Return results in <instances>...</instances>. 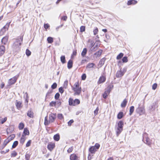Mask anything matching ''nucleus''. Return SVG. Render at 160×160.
<instances>
[{"mask_svg": "<svg viewBox=\"0 0 160 160\" xmlns=\"http://www.w3.org/2000/svg\"><path fill=\"white\" fill-rule=\"evenodd\" d=\"M73 100L72 98H70L69 99V104L70 106H73Z\"/></svg>", "mask_w": 160, "mask_h": 160, "instance_id": "c9c22d12", "label": "nucleus"}, {"mask_svg": "<svg viewBox=\"0 0 160 160\" xmlns=\"http://www.w3.org/2000/svg\"><path fill=\"white\" fill-rule=\"evenodd\" d=\"M123 126V122L122 121H120L118 123V128L122 129Z\"/></svg>", "mask_w": 160, "mask_h": 160, "instance_id": "412c9836", "label": "nucleus"}, {"mask_svg": "<svg viewBox=\"0 0 160 160\" xmlns=\"http://www.w3.org/2000/svg\"><path fill=\"white\" fill-rule=\"evenodd\" d=\"M68 82L67 80H66L64 82L63 85V87L65 88H67L68 87Z\"/></svg>", "mask_w": 160, "mask_h": 160, "instance_id": "a19ab883", "label": "nucleus"}, {"mask_svg": "<svg viewBox=\"0 0 160 160\" xmlns=\"http://www.w3.org/2000/svg\"><path fill=\"white\" fill-rule=\"evenodd\" d=\"M57 84L55 82L52 85L51 88L52 89H54L57 88Z\"/></svg>", "mask_w": 160, "mask_h": 160, "instance_id": "8fccbe9b", "label": "nucleus"}, {"mask_svg": "<svg viewBox=\"0 0 160 160\" xmlns=\"http://www.w3.org/2000/svg\"><path fill=\"white\" fill-rule=\"evenodd\" d=\"M72 66V62L71 60H69L68 63V69L71 68Z\"/></svg>", "mask_w": 160, "mask_h": 160, "instance_id": "4be33fe9", "label": "nucleus"}, {"mask_svg": "<svg viewBox=\"0 0 160 160\" xmlns=\"http://www.w3.org/2000/svg\"><path fill=\"white\" fill-rule=\"evenodd\" d=\"M29 132L28 129L27 128H24L23 134L26 137V135H29Z\"/></svg>", "mask_w": 160, "mask_h": 160, "instance_id": "5701e85b", "label": "nucleus"}, {"mask_svg": "<svg viewBox=\"0 0 160 160\" xmlns=\"http://www.w3.org/2000/svg\"><path fill=\"white\" fill-rule=\"evenodd\" d=\"M123 117V113L122 112H119L118 114L117 118L118 119H121Z\"/></svg>", "mask_w": 160, "mask_h": 160, "instance_id": "c85d7f7f", "label": "nucleus"}, {"mask_svg": "<svg viewBox=\"0 0 160 160\" xmlns=\"http://www.w3.org/2000/svg\"><path fill=\"white\" fill-rule=\"evenodd\" d=\"M102 52V51L101 50H99L94 54V55L96 57H99L101 55Z\"/></svg>", "mask_w": 160, "mask_h": 160, "instance_id": "bb28decb", "label": "nucleus"}, {"mask_svg": "<svg viewBox=\"0 0 160 160\" xmlns=\"http://www.w3.org/2000/svg\"><path fill=\"white\" fill-rule=\"evenodd\" d=\"M10 22H8L6 24L1 30V32L4 33L7 30H8L9 27Z\"/></svg>", "mask_w": 160, "mask_h": 160, "instance_id": "423d86ee", "label": "nucleus"}, {"mask_svg": "<svg viewBox=\"0 0 160 160\" xmlns=\"http://www.w3.org/2000/svg\"><path fill=\"white\" fill-rule=\"evenodd\" d=\"M54 139L57 141H58L60 139V136L58 134H56L54 136Z\"/></svg>", "mask_w": 160, "mask_h": 160, "instance_id": "b1692460", "label": "nucleus"}, {"mask_svg": "<svg viewBox=\"0 0 160 160\" xmlns=\"http://www.w3.org/2000/svg\"><path fill=\"white\" fill-rule=\"evenodd\" d=\"M137 3V2L135 0H130L128 2L127 4L128 5L131 4H135Z\"/></svg>", "mask_w": 160, "mask_h": 160, "instance_id": "6ab92c4d", "label": "nucleus"}, {"mask_svg": "<svg viewBox=\"0 0 160 160\" xmlns=\"http://www.w3.org/2000/svg\"><path fill=\"white\" fill-rule=\"evenodd\" d=\"M61 61L62 63H64L65 62V58L64 56H62L60 58Z\"/></svg>", "mask_w": 160, "mask_h": 160, "instance_id": "f704fd0d", "label": "nucleus"}, {"mask_svg": "<svg viewBox=\"0 0 160 160\" xmlns=\"http://www.w3.org/2000/svg\"><path fill=\"white\" fill-rule=\"evenodd\" d=\"M14 40L13 47L15 50L17 51L19 50L20 49V40L19 38L16 39Z\"/></svg>", "mask_w": 160, "mask_h": 160, "instance_id": "f03ea898", "label": "nucleus"}, {"mask_svg": "<svg viewBox=\"0 0 160 160\" xmlns=\"http://www.w3.org/2000/svg\"><path fill=\"white\" fill-rule=\"evenodd\" d=\"M85 27L84 26H81L80 27V31L81 32H83L85 31Z\"/></svg>", "mask_w": 160, "mask_h": 160, "instance_id": "3c124183", "label": "nucleus"}, {"mask_svg": "<svg viewBox=\"0 0 160 160\" xmlns=\"http://www.w3.org/2000/svg\"><path fill=\"white\" fill-rule=\"evenodd\" d=\"M8 36H6L4 37L1 40L2 43L4 44H6L8 42Z\"/></svg>", "mask_w": 160, "mask_h": 160, "instance_id": "ddd939ff", "label": "nucleus"}, {"mask_svg": "<svg viewBox=\"0 0 160 160\" xmlns=\"http://www.w3.org/2000/svg\"><path fill=\"white\" fill-rule=\"evenodd\" d=\"M94 65V64L92 63H89L88 64L87 66V68H92L93 66Z\"/></svg>", "mask_w": 160, "mask_h": 160, "instance_id": "e433bc0d", "label": "nucleus"}, {"mask_svg": "<svg viewBox=\"0 0 160 160\" xmlns=\"http://www.w3.org/2000/svg\"><path fill=\"white\" fill-rule=\"evenodd\" d=\"M122 130V129L117 128L116 131L117 136H118Z\"/></svg>", "mask_w": 160, "mask_h": 160, "instance_id": "473e14b6", "label": "nucleus"}, {"mask_svg": "<svg viewBox=\"0 0 160 160\" xmlns=\"http://www.w3.org/2000/svg\"><path fill=\"white\" fill-rule=\"evenodd\" d=\"M13 128L12 127H10L8 128L7 129V132L8 134H10L13 131Z\"/></svg>", "mask_w": 160, "mask_h": 160, "instance_id": "f3484780", "label": "nucleus"}, {"mask_svg": "<svg viewBox=\"0 0 160 160\" xmlns=\"http://www.w3.org/2000/svg\"><path fill=\"white\" fill-rule=\"evenodd\" d=\"M49 25L48 24H44V28L47 29L49 27Z\"/></svg>", "mask_w": 160, "mask_h": 160, "instance_id": "052dcab7", "label": "nucleus"}, {"mask_svg": "<svg viewBox=\"0 0 160 160\" xmlns=\"http://www.w3.org/2000/svg\"><path fill=\"white\" fill-rule=\"evenodd\" d=\"M124 74L123 71L120 70L119 71H118L116 74V76L117 78H120L122 77Z\"/></svg>", "mask_w": 160, "mask_h": 160, "instance_id": "9b49d317", "label": "nucleus"}, {"mask_svg": "<svg viewBox=\"0 0 160 160\" xmlns=\"http://www.w3.org/2000/svg\"><path fill=\"white\" fill-rule=\"evenodd\" d=\"M18 142L17 141H15L13 143L12 146V148H15L18 145Z\"/></svg>", "mask_w": 160, "mask_h": 160, "instance_id": "72a5a7b5", "label": "nucleus"}, {"mask_svg": "<svg viewBox=\"0 0 160 160\" xmlns=\"http://www.w3.org/2000/svg\"><path fill=\"white\" fill-rule=\"evenodd\" d=\"M17 154V153L14 151L11 154V156L12 157H14L16 156Z\"/></svg>", "mask_w": 160, "mask_h": 160, "instance_id": "09e8293b", "label": "nucleus"}, {"mask_svg": "<svg viewBox=\"0 0 160 160\" xmlns=\"http://www.w3.org/2000/svg\"><path fill=\"white\" fill-rule=\"evenodd\" d=\"M26 53L27 56H29L31 54V52L28 49H27Z\"/></svg>", "mask_w": 160, "mask_h": 160, "instance_id": "a18cd8bd", "label": "nucleus"}, {"mask_svg": "<svg viewBox=\"0 0 160 160\" xmlns=\"http://www.w3.org/2000/svg\"><path fill=\"white\" fill-rule=\"evenodd\" d=\"M157 86V83L154 84L152 86V89L154 90H155Z\"/></svg>", "mask_w": 160, "mask_h": 160, "instance_id": "bf43d9fd", "label": "nucleus"}, {"mask_svg": "<svg viewBox=\"0 0 160 160\" xmlns=\"http://www.w3.org/2000/svg\"><path fill=\"white\" fill-rule=\"evenodd\" d=\"M106 78L103 76H102L99 78L98 82V84H100L103 83L106 80Z\"/></svg>", "mask_w": 160, "mask_h": 160, "instance_id": "9d476101", "label": "nucleus"}, {"mask_svg": "<svg viewBox=\"0 0 160 160\" xmlns=\"http://www.w3.org/2000/svg\"><path fill=\"white\" fill-rule=\"evenodd\" d=\"M127 101L126 99H124L121 104V107L122 108L125 107L127 103Z\"/></svg>", "mask_w": 160, "mask_h": 160, "instance_id": "393cba45", "label": "nucleus"}, {"mask_svg": "<svg viewBox=\"0 0 160 160\" xmlns=\"http://www.w3.org/2000/svg\"><path fill=\"white\" fill-rule=\"evenodd\" d=\"M89 151L92 153H94L96 151V149L95 147L92 146L89 148Z\"/></svg>", "mask_w": 160, "mask_h": 160, "instance_id": "a211bd4d", "label": "nucleus"}, {"mask_svg": "<svg viewBox=\"0 0 160 160\" xmlns=\"http://www.w3.org/2000/svg\"><path fill=\"white\" fill-rule=\"evenodd\" d=\"M123 56V54L120 53L117 57V59L118 60L120 59Z\"/></svg>", "mask_w": 160, "mask_h": 160, "instance_id": "ea45409f", "label": "nucleus"}, {"mask_svg": "<svg viewBox=\"0 0 160 160\" xmlns=\"http://www.w3.org/2000/svg\"><path fill=\"white\" fill-rule=\"evenodd\" d=\"M58 118L59 119H62L63 118V116L62 114L59 113L58 114L57 116Z\"/></svg>", "mask_w": 160, "mask_h": 160, "instance_id": "79ce46f5", "label": "nucleus"}, {"mask_svg": "<svg viewBox=\"0 0 160 160\" xmlns=\"http://www.w3.org/2000/svg\"><path fill=\"white\" fill-rule=\"evenodd\" d=\"M74 122L73 120L72 119L71 120L68 122V125L69 126H71L72 123Z\"/></svg>", "mask_w": 160, "mask_h": 160, "instance_id": "4d7b16f0", "label": "nucleus"}, {"mask_svg": "<svg viewBox=\"0 0 160 160\" xmlns=\"http://www.w3.org/2000/svg\"><path fill=\"white\" fill-rule=\"evenodd\" d=\"M77 156L74 154H71L70 156V159L71 160H75L77 159Z\"/></svg>", "mask_w": 160, "mask_h": 160, "instance_id": "cd10ccee", "label": "nucleus"}, {"mask_svg": "<svg viewBox=\"0 0 160 160\" xmlns=\"http://www.w3.org/2000/svg\"><path fill=\"white\" fill-rule=\"evenodd\" d=\"M25 158L26 160H29V155L28 154H27L25 155Z\"/></svg>", "mask_w": 160, "mask_h": 160, "instance_id": "338daca9", "label": "nucleus"}, {"mask_svg": "<svg viewBox=\"0 0 160 160\" xmlns=\"http://www.w3.org/2000/svg\"><path fill=\"white\" fill-rule=\"evenodd\" d=\"M80 103V100L78 99H76L74 100H73V106H75L79 104Z\"/></svg>", "mask_w": 160, "mask_h": 160, "instance_id": "aec40b11", "label": "nucleus"}, {"mask_svg": "<svg viewBox=\"0 0 160 160\" xmlns=\"http://www.w3.org/2000/svg\"><path fill=\"white\" fill-rule=\"evenodd\" d=\"M26 138V137H25L23 134H22V137L21 138V143H22V144H23Z\"/></svg>", "mask_w": 160, "mask_h": 160, "instance_id": "7c9ffc66", "label": "nucleus"}, {"mask_svg": "<svg viewBox=\"0 0 160 160\" xmlns=\"http://www.w3.org/2000/svg\"><path fill=\"white\" fill-rule=\"evenodd\" d=\"M24 98L25 99V101L27 102V103H28V94L27 92H26L24 95Z\"/></svg>", "mask_w": 160, "mask_h": 160, "instance_id": "2f4dec72", "label": "nucleus"}, {"mask_svg": "<svg viewBox=\"0 0 160 160\" xmlns=\"http://www.w3.org/2000/svg\"><path fill=\"white\" fill-rule=\"evenodd\" d=\"M56 118V114L53 113H51L49 115V123H52L53 122Z\"/></svg>", "mask_w": 160, "mask_h": 160, "instance_id": "39448f33", "label": "nucleus"}, {"mask_svg": "<svg viewBox=\"0 0 160 160\" xmlns=\"http://www.w3.org/2000/svg\"><path fill=\"white\" fill-rule=\"evenodd\" d=\"M86 77V76L85 74H83L82 76V80H84L85 79Z\"/></svg>", "mask_w": 160, "mask_h": 160, "instance_id": "680f3d73", "label": "nucleus"}, {"mask_svg": "<svg viewBox=\"0 0 160 160\" xmlns=\"http://www.w3.org/2000/svg\"><path fill=\"white\" fill-rule=\"evenodd\" d=\"M56 102H55L52 101L49 104V105L51 107L55 106L56 104Z\"/></svg>", "mask_w": 160, "mask_h": 160, "instance_id": "de8ad7c7", "label": "nucleus"}, {"mask_svg": "<svg viewBox=\"0 0 160 160\" xmlns=\"http://www.w3.org/2000/svg\"><path fill=\"white\" fill-rule=\"evenodd\" d=\"M60 94L58 93H57L56 94L55 96V98L56 99H58L59 97Z\"/></svg>", "mask_w": 160, "mask_h": 160, "instance_id": "5fc2aeb1", "label": "nucleus"}, {"mask_svg": "<svg viewBox=\"0 0 160 160\" xmlns=\"http://www.w3.org/2000/svg\"><path fill=\"white\" fill-rule=\"evenodd\" d=\"M88 42L90 43V47H91L90 50L92 51L93 50L94 48H92V47L94 46V42L91 40L90 39H89L88 40Z\"/></svg>", "mask_w": 160, "mask_h": 160, "instance_id": "dca6fc26", "label": "nucleus"}, {"mask_svg": "<svg viewBox=\"0 0 160 160\" xmlns=\"http://www.w3.org/2000/svg\"><path fill=\"white\" fill-rule=\"evenodd\" d=\"M105 61V59L104 58H103L101 59L99 62V64L100 65H103L104 64V62Z\"/></svg>", "mask_w": 160, "mask_h": 160, "instance_id": "c03bdc74", "label": "nucleus"}, {"mask_svg": "<svg viewBox=\"0 0 160 160\" xmlns=\"http://www.w3.org/2000/svg\"><path fill=\"white\" fill-rule=\"evenodd\" d=\"M100 145L99 144L96 143L95 144L94 147H95V148H96V149H98L100 147Z\"/></svg>", "mask_w": 160, "mask_h": 160, "instance_id": "e2e57ef3", "label": "nucleus"}, {"mask_svg": "<svg viewBox=\"0 0 160 160\" xmlns=\"http://www.w3.org/2000/svg\"><path fill=\"white\" fill-rule=\"evenodd\" d=\"M87 49L86 48H84L81 53V55L83 57H84L87 54Z\"/></svg>", "mask_w": 160, "mask_h": 160, "instance_id": "a878e982", "label": "nucleus"}, {"mask_svg": "<svg viewBox=\"0 0 160 160\" xmlns=\"http://www.w3.org/2000/svg\"><path fill=\"white\" fill-rule=\"evenodd\" d=\"M122 61L123 62H127L128 61V58L127 57H124L122 59Z\"/></svg>", "mask_w": 160, "mask_h": 160, "instance_id": "37998d69", "label": "nucleus"}, {"mask_svg": "<svg viewBox=\"0 0 160 160\" xmlns=\"http://www.w3.org/2000/svg\"><path fill=\"white\" fill-rule=\"evenodd\" d=\"M48 42L49 43H52L53 42V39L52 38L49 37L47 38Z\"/></svg>", "mask_w": 160, "mask_h": 160, "instance_id": "58836bf2", "label": "nucleus"}, {"mask_svg": "<svg viewBox=\"0 0 160 160\" xmlns=\"http://www.w3.org/2000/svg\"><path fill=\"white\" fill-rule=\"evenodd\" d=\"M98 29L97 28H96L94 30L93 32V33L94 35H96L98 33Z\"/></svg>", "mask_w": 160, "mask_h": 160, "instance_id": "603ef678", "label": "nucleus"}, {"mask_svg": "<svg viewBox=\"0 0 160 160\" xmlns=\"http://www.w3.org/2000/svg\"><path fill=\"white\" fill-rule=\"evenodd\" d=\"M98 108H97L96 110L94 111V113L95 115L98 114Z\"/></svg>", "mask_w": 160, "mask_h": 160, "instance_id": "0e129e2a", "label": "nucleus"}, {"mask_svg": "<svg viewBox=\"0 0 160 160\" xmlns=\"http://www.w3.org/2000/svg\"><path fill=\"white\" fill-rule=\"evenodd\" d=\"M16 106L17 107V108L18 109H20V102H17V103L16 104Z\"/></svg>", "mask_w": 160, "mask_h": 160, "instance_id": "864d4df0", "label": "nucleus"}, {"mask_svg": "<svg viewBox=\"0 0 160 160\" xmlns=\"http://www.w3.org/2000/svg\"><path fill=\"white\" fill-rule=\"evenodd\" d=\"M17 77H14L12 78L9 79L8 83L9 85H11L13 84H14L16 81L17 79Z\"/></svg>", "mask_w": 160, "mask_h": 160, "instance_id": "6e6552de", "label": "nucleus"}, {"mask_svg": "<svg viewBox=\"0 0 160 160\" xmlns=\"http://www.w3.org/2000/svg\"><path fill=\"white\" fill-rule=\"evenodd\" d=\"M4 83H3V82H2L1 85H0V87L1 88H4Z\"/></svg>", "mask_w": 160, "mask_h": 160, "instance_id": "774afa93", "label": "nucleus"}, {"mask_svg": "<svg viewBox=\"0 0 160 160\" xmlns=\"http://www.w3.org/2000/svg\"><path fill=\"white\" fill-rule=\"evenodd\" d=\"M7 118L6 117H5L4 118L2 121L1 123L2 124L3 123L5 122L7 120Z\"/></svg>", "mask_w": 160, "mask_h": 160, "instance_id": "69168bd1", "label": "nucleus"}, {"mask_svg": "<svg viewBox=\"0 0 160 160\" xmlns=\"http://www.w3.org/2000/svg\"><path fill=\"white\" fill-rule=\"evenodd\" d=\"M134 109V107L133 106H131L130 107L129 110V115H131L133 113Z\"/></svg>", "mask_w": 160, "mask_h": 160, "instance_id": "c756f323", "label": "nucleus"}, {"mask_svg": "<svg viewBox=\"0 0 160 160\" xmlns=\"http://www.w3.org/2000/svg\"><path fill=\"white\" fill-rule=\"evenodd\" d=\"M55 147V143L52 142H50L47 146V148L48 150L51 151Z\"/></svg>", "mask_w": 160, "mask_h": 160, "instance_id": "1a4fd4ad", "label": "nucleus"}, {"mask_svg": "<svg viewBox=\"0 0 160 160\" xmlns=\"http://www.w3.org/2000/svg\"><path fill=\"white\" fill-rule=\"evenodd\" d=\"M146 140L145 142L144 140V137H143V138L142 140V141H143L144 142L147 144L148 146H150L152 143V140L150 139L148 137L146 138Z\"/></svg>", "mask_w": 160, "mask_h": 160, "instance_id": "0eeeda50", "label": "nucleus"}, {"mask_svg": "<svg viewBox=\"0 0 160 160\" xmlns=\"http://www.w3.org/2000/svg\"><path fill=\"white\" fill-rule=\"evenodd\" d=\"M72 90L75 92L74 95H79L81 92V88L79 86V82H75L73 87H72Z\"/></svg>", "mask_w": 160, "mask_h": 160, "instance_id": "f257e3e1", "label": "nucleus"}, {"mask_svg": "<svg viewBox=\"0 0 160 160\" xmlns=\"http://www.w3.org/2000/svg\"><path fill=\"white\" fill-rule=\"evenodd\" d=\"M59 91L61 93H62L64 92V90H63V88L62 87H61L59 88Z\"/></svg>", "mask_w": 160, "mask_h": 160, "instance_id": "13d9d810", "label": "nucleus"}, {"mask_svg": "<svg viewBox=\"0 0 160 160\" xmlns=\"http://www.w3.org/2000/svg\"><path fill=\"white\" fill-rule=\"evenodd\" d=\"M136 112L139 114V115H142L145 114V110L143 106L140 107L139 105V107L136 109Z\"/></svg>", "mask_w": 160, "mask_h": 160, "instance_id": "7ed1b4c3", "label": "nucleus"}, {"mask_svg": "<svg viewBox=\"0 0 160 160\" xmlns=\"http://www.w3.org/2000/svg\"><path fill=\"white\" fill-rule=\"evenodd\" d=\"M50 123L49 122V121L48 120L47 116L45 118L44 124L45 125H47Z\"/></svg>", "mask_w": 160, "mask_h": 160, "instance_id": "4c0bfd02", "label": "nucleus"}, {"mask_svg": "<svg viewBox=\"0 0 160 160\" xmlns=\"http://www.w3.org/2000/svg\"><path fill=\"white\" fill-rule=\"evenodd\" d=\"M27 115L29 117L32 118L34 116V113L32 110L30 109L28 111Z\"/></svg>", "mask_w": 160, "mask_h": 160, "instance_id": "2eb2a0df", "label": "nucleus"}, {"mask_svg": "<svg viewBox=\"0 0 160 160\" xmlns=\"http://www.w3.org/2000/svg\"><path fill=\"white\" fill-rule=\"evenodd\" d=\"M15 135L14 134L10 135L9 137L4 141L3 143L4 147L9 143L11 140L14 139L15 138Z\"/></svg>", "mask_w": 160, "mask_h": 160, "instance_id": "20e7f679", "label": "nucleus"}, {"mask_svg": "<svg viewBox=\"0 0 160 160\" xmlns=\"http://www.w3.org/2000/svg\"><path fill=\"white\" fill-rule=\"evenodd\" d=\"M110 92V90L109 89L106 90L104 93L103 94L102 96L103 98H106L107 97L108 95L109 94Z\"/></svg>", "mask_w": 160, "mask_h": 160, "instance_id": "4468645a", "label": "nucleus"}, {"mask_svg": "<svg viewBox=\"0 0 160 160\" xmlns=\"http://www.w3.org/2000/svg\"><path fill=\"white\" fill-rule=\"evenodd\" d=\"M31 140H29L26 143V146L27 147H28L30 146L31 145Z\"/></svg>", "mask_w": 160, "mask_h": 160, "instance_id": "6e6d98bb", "label": "nucleus"}, {"mask_svg": "<svg viewBox=\"0 0 160 160\" xmlns=\"http://www.w3.org/2000/svg\"><path fill=\"white\" fill-rule=\"evenodd\" d=\"M5 50V48L4 46H0V56L2 55L4 53Z\"/></svg>", "mask_w": 160, "mask_h": 160, "instance_id": "f8f14e48", "label": "nucleus"}, {"mask_svg": "<svg viewBox=\"0 0 160 160\" xmlns=\"http://www.w3.org/2000/svg\"><path fill=\"white\" fill-rule=\"evenodd\" d=\"M73 146H72L70 148H69L67 150V152L68 153L71 152L73 150Z\"/></svg>", "mask_w": 160, "mask_h": 160, "instance_id": "49530a36", "label": "nucleus"}]
</instances>
